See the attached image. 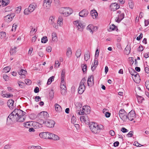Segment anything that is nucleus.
<instances>
[{
    "label": "nucleus",
    "instance_id": "f257e3e1",
    "mask_svg": "<svg viewBox=\"0 0 149 149\" xmlns=\"http://www.w3.org/2000/svg\"><path fill=\"white\" fill-rule=\"evenodd\" d=\"M26 112L17 109H16L10 114L7 119V122L13 121L19 122H23L26 119Z\"/></svg>",
    "mask_w": 149,
    "mask_h": 149
},
{
    "label": "nucleus",
    "instance_id": "f03ea898",
    "mask_svg": "<svg viewBox=\"0 0 149 149\" xmlns=\"http://www.w3.org/2000/svg\"><path fill=\"white\" fill-rule=\"evenodd\" d=\"M89 127L93 133L98 134L101 130L103 129L104 127L102 125H98L96 123L92 122L89 124Z\"/></svg>",
    "mask_w": 149,
    "mask_h": 149
},
{
    "label": "nucleus",
    "instance_id": "7ed1b4c3",
    "mask_svg": "<svg viewBox=\"0 0 149 149\" xmlns=\"http://www.w3.org/2000/svg\"><path fill=\"white\" fill-rule=\"evenodd\" d=\"M59 12L65 16H68L73 12L72 10L69 7L61 8L59 10Z\"/></svg>",
    "mask_w": 149,
    "mask_h": 149
},
{
    "label": "nucleus",
    "instance_id": "20e7f679",
    "mask_svg": "<svg viewBox=\"0 0 149 149\" xmlns=\"http://www.w3.org/2000/svg\"><path fill=\"white\" fill-rule=\"evenodd\" d=\"M24 127L27 128L31 127L32 126L36 127L35 128H38V127H41L42 125L41 124L37 122H27L24 123Z\"/></svg>",
    "mask_w": 149,
    "mask_h": 149
},
{
    "label": "nucleus",
    "instance_id": "39448f33",
    "mask_svg": "<svg viewBox=\"0 0 149 149\" xmlns=\"http://www.w3.org/2000/svg\"><path fill=\"white\" fill-rule=\"evenodd\" d=\"M56 23L57 21L54 16H50L48 20L49 24L50 25H52L53 27L56 29H58V27Z\"/></svg>",
    "mask_w": 149,
    "mask_h": 149
},
{
    "label": "nucleus",
    "instance_id": "423d86ee",
    "mask_svg": "<svg viewBox=\"0 0 149 149\" xmlns=\"http://www.w3.org/2000/svg\"><path fill=\"white\" fill-rule=\"evenodd\" d=\"M65 71L64 70H62L61 75V83L60 87L61 89H67L66 84L64 81Z\"/></svg>",
    "mask_w": 149,
    "mask_h": 149
},
{
    "label": "nucleus",
    "instance_id": "0eeeda50",
    "mask_svg": "<svg viewBox=\"0 0 149 149\" xmlns=\"http://www.w3.org/2000/svg\"><path fill=\"white\" fill-rule=\"evenodd\" d=\"M123 11L124 10L123 9L117 11V13L119 14L118 15V17L115 19L116 22L119 23L124 18V14L123 12Z\"/></svg>",
    "mask_w": 149,
    "mask_h": 149
},
{
    "label": "nucleus",
    "instance_id": "6e6552de",
    "mask_svg": "<svg viewBox=\"0 0 149 149\" xmlns=\"http://www.w3.org/2000/svg\"><path fill=\"white\" fill-rule=\"evenodd\" d=\"M118 114L120 118L123 121H126L127 120V113L124 109H120L119 112Z\"/></svg>",
    "mask_w": 149,
    "mask_h": 149
},
{
    "label": "nucleus",
    "instance_id": "1a4fd4ad",
    "mask_svg": "<svg viewBox=\"0 0 149 149\" xmlns=\"http://www.w3.org/2000/svg\"><path fill=\"white\" fill-rule=\"evenodd\" d=\"M52 135H53V134L49 132H42L39 134V136L40 137L46 139H51Z\"/></svg>",
    "mask_w": 149,
    "mask_h": 149
},
{
    "label": "nucleus",
    "instance_id": "9d476101",
    "mask_svg": "<svg viewBox=\"0 0 149 149\" xmlns=\"http://www.w3.org/2000/svg\"><path fill=\"white\" fill-rule=\"evenodd\" d=\"M43 122V123L45 124L46 125L49 127H54L55 123L54 121L52 120H48L44 122L42 120L41 121V123Z\"/></svg>",
    "mask_w": 149,
    "mask_h": 149
},
{
    "label": "nucleus",
    "instance_id": "9b49d317",
    "mask_svg": "<svg viewBox=\"0 0 149 149\" xmlns=\"http://www.w3.org/2000/svg\"><path fill=\"white\" fill-rule=\"evenodd\" d=\"M73 24L76 25L77 30L80 31H83L84 27L81 22L76 21L74 22Z\"/></svg>",
    "mask_w": 149,
    "mask_h": 149
},
{
    "label": "nucleus",
    "instance_id": "f8f14e48",
    "mask_svg": "<svg viewBox=\"0 0 149 149\" xmlns=\"http://www.w3.org/2000/svg\"><path fill=\"white\" fill-rule=\"evenodd\" d=\"M52 2V0H44L43 5V8L46 9H49Z\"/></svg>",
    "mask_w": 149,
    "mask_h": 149
},
{
    "label": "nucleus",
    "instance_id": "ddd939ff",
    "mask_svg": "<svg viewBox=\"0 0 149 149\" xmlns=\"http://www.w3.org/2000/svg\"><path fill=\"white\" fill-rule=\"evenodd\" d=\"M136 117L135 112L133 110L131 111L127 115V119H128L129 120H132Z\"/></svg>",
    "mask_w": 149,
    "mask_h": 149
},
{
    "label": "nucleus",
    "instance_id": "4468645a",
    "mask_svg": "<svg viewBox=\"0 0 149 149\" xmlns=\"http://www.w3.org/2000/svg\"><path fill=\"white\" fill-rule=\"evenodd\" d=\"M15 16L14 13H11L4 17V20L7 22H9L11 21Z\"/></svg>",
    "mask_w": 149,
    "mask_h": 149
},
{
    "label": "nucleus",
    "instance_id": "2eb2a0df",
    "mask_svg": "<svg viewBox=\"0 0 149 149\" xmlns=\"http://www.w3.org/2000/svg\"><path fill=\"white\" fill-rule=\"evenodd\" d=\"M88 13L89 12L87 10L84 9L81 11L79 12V16L83 17H85L87 16Z\"/></svg>",
    "mask_w": 149,
    "mask_h": 149
},
{
    "label": "nucleus",
    "instance_id": "dca6fc26",
    "mask_svg": "<svg viewBox=\"0 0 149 149\" xmlns=\"http://www.w3.org/2000/svg\"><path fill=\"white\" fill-rule=\"evenodd\" d=\"M86 29L92 34L94 31L97 30V28L96 26H94L92 24H89L87 26Z\"/></svg>",
    "mask_w": 149,
    "mask_h": 149
},
{
    "label": "nucleus",
    "instance_id": "f3484780",
    "mask_svg": "<svg viewBox=\"0 0 149 149\" xmlns=\"http://www.w3.org/2000/svg\"><path fill=\"white\" fill-rule=\"evenodd\" d=\"M120 8V6L116 3H113L111 4L110 6V8L111 11H115Z\"/></svg>",
    "mask_w": 149,
    "mask_h": 149
},
{
    "label": "nucleus",
    "instance_id": "a211bd4d",
    "mask_svg": "<svg viewBox=\"0 0 149 149\" xmlns=\"http://www.w3.org/2000/svg\"><path fill=\"white\" fill-rule=\"evenodd\" d=\"M80 119L82 122L85 123L86 124L89 123V119L87 115L81 116Z\"/></svg>",
    "mask_w": 149,
    "mask_h": 149
},
{
    "label": "nucleus",
    "instance_id": "6ab92c4d",
    "mask_svg": "<svg viewBox=\"0 0 149 149\" xmlns=\"http://www.w3.org/2000/svg\"><path fill=\"white\" fill-rule=\"evenodd\" d=\"M94 84L93 77L92 76L88 77L87 81V84L88 86H92Z\"/></svg>",
    "mask_w": 149,
    "mask_h": 149
},
{
    "label": "nucleus",
    "instance_id": "aec40b11",
    "mask_svg": "<svg viewBox=\"0 0 149 149\" xmlns=\"http://www.w3.org/2000/svg\"><path fill=\"white\" fill-rule=\"evenodd\" d=\"M48 115V114L47 112L42 111L40 113L39 116L42 120L45 119L47 117Z\"/></svg>",
    "mask_w": 149,
    "mask_h": 149
},
{
    "label": "nucleus",
    "instance_id": "412c9836",
    "mask_svg": "<svg viewBox=\"0 0 149 149\" xmlns=\"http://www.w3.org/2000/svg\"><path fill=\"white\" fill-rule=\"evenodd\" d=\"M36 6L37 5L36 3H33L29 5L28 8L30 12H32L36 8Z\"/></svg>",
    "mask_w": 149,
    "mask_h": 149
},
{
    "label": "nucleus",
    "instance_id": "4be33fe9",
    "mask_svg": "<svg viewBox=\"0 0 149 149\" xmlns=\"http://www.w3.org/2000/svg\"><path fill=\"white\" fill-rule=\"evenodd\" d=\"M85 86L80 84L78 88V92L80 94H82L85 90Z\"/></svg>",
    "mask_w": 149,
    "mask_h": 149
},
{
    "label": "nucleus",
    "instance_id": "5701e85b",
    "mask_svg": "<svg viewBox=\"0 0 149 149\" xmlns=\"http://www.w3.org/2000/svg\"><path fill=\"white\" fill-rule=\"evenodd\" d=\"M91 14L92 17L93 18L96 19L98 16V13L95 10H92L90 12Z\"/></svg>",
    "mask_w": 149,
    "mask_h": 149
},
{
    "label": "nucleus",
    "instance_id": "b1692460",
    "mask_svg": "<svg viewBox=\"0 0 149 149\" xmlns=\"http://www.w3.org/2000/svg\"><path fill=\"white\" fill-rule=\"evenodd\" d=\"M14 101L12 99H10L7 102V104L9 107L12 109L13 107Z\"/></svg>",
    "mask_w": 149,
    "mask_h": 149
},
{
    "label": "nucleus",
    "instance_id": "393cba45",
    "mask_svg": "<svg viewBox=\"0 0 149 149\" xmlns=\"http://www.w3.org/2000/svg\"><path fill=\"white\" fill-rule=\"evenodd\" d=\"M63 19L62 17H59L57 21V24L60 26H61L63 25Z\"/></svg>",
    "mask_w": 149,
    "mask_h": 149
},
{
    "label": "nucleus",
    "instance_id": "a878e982",
    "mask_svg": "<svg viewBox=\"0 0 149 149\" xmlns=\"http://www.w3.org/2000/svg\"><path fill=\"white\" fill-rule=\"evenodd\" d=\"M55 108L56 111L60 112L62 111V108L58 104H55Z\"/></svg>",
    "mask_w": 149,
    "mask_h": 149
},
{
    "label": "nucleus",
    "instance_id": "bb28decb",
    "mask_svg": "<svg viewBox=\"0 0 149 149\" xmlns=\"http://www.w3.org/2000/svg\"><path fill=\"white\" fill-rule=\"evenodd\" d=\"M66 54L67 57H69L71 56L72 54V52L71 48L68 47L67 49Z\"/></svg>",
    "mask_w": 149,
    "mask_h": 149
},
{
    "label": "nucleus",
    "instance_id": "cd10ccee",
    "mask_svg": "<svg viewBox=\"0 0 149 149\" xmlns=\"http://www.w3.org/2000/svg\"><path fill=\"white\" fill-rule=\"evenodd\" d=\"M84 60L86 61H87L88 59H90V53L88 51L86 52L84 54Z\"/></svg>",
    "mask_w": 149,
    "mask_h": 149
},
{
    "label": "nucleus",
    "instance_id": "c85d7f7f",
    "mask_svg": "<svg viewBox=\"0 0 149 149\" xmlns=\"http://www.w3.org/2000/svg\"><path fill=\"white\" fill-rule=\"evenodd\" d=\"M5 91H2V95L3 97H12L13 96V95L11 94H8L5 93Z\"/></svg>",
    "mask_w": 149,
    "mask_h": 149
},
{
    "label": "nucleus",
    "instance_id": "c756f323",
    "mask_svg": "<svg viewBox=\"0 0 149 149\" xmlns=\"http://www.w3.org/2000/svg\"><path fill=\"white\" fill-rule=\"evenodd\" d=\"M52 39L53 41H56L57 40L56 34L55 32H54L52 34Z\"/></svg>",
    "mask_w": 149,
    "mask_h": 149
},
{
    "label": "nucleus",
    "instance_id": "7c9ffc66",
    "mask_svg": "<svg viewBox=\"0 0 149 149\" xmlns=\"http://www.w3.org/2000/svg\"><path fill=\"white\" fill-rule=\"evenodd\" d=\"M51 139L54 140H58L59 139V137L57 135L54 134H53V135H52Z\"/></svg>",
    "mask_w": 149,
    "mask_h": 149
},
{
    "label": "nucleus",
    "instance_id": "2f4dec72",
    "mask_svg": "<svg viewBox=\"0 0 149 149\" xmlns=\"http://www.w3.org/2000/svg\"><path fill=\"white\" fill-rule=\"evenodd\" d=\"M137 98L139 103L140 104L144 100L143 98L140 96L138 95L137 97Z\"/></svg>",
    "mask_w": 149,
    "mask_h": 149
},
{
    "label": "nucleus",
    "instance_id": "473e14b6",
    "mask_svg": "<svg viewBox=\"0 0 149 149\" xmlns=\"http://www.w3.org/2000/svg\"><path fill=\"white\" fill-rule=\"evenodd\" d=\"M2 5L3 6H5L9 3V0H2Z\"/></svg>",
    "mask_w": 149,
    "mask_h": 149
},
{
    "label": "nucleus",
    "instance_id": "72a5a7b5",
    "mask_svg": "<svg viewBox=\"0 0 149 149\" xmlns=\"http://www.w3.org/2000/svg\"><path fill=\"white\" fill-rule=\"evenodd\" d=\"M16 48L15 47H14V48H11L10 51V54L11 55H13L16 52Z\"/></svg>",
    "mask_w": 149,
    "mask_h": 149
},
{
    "label": "nucleus",
    "instance_id": "f704fd0d",
    "mask_svg": "<svg viewBox=\"0 0 149 149\" xmlns=\"http://www.w3.org/2000/svg\"><path fill=\"white\" fill-rule=\"evenodd\" d=\"M18 72L19 75H21L24 74H26L27 72L23 69H21V70L18 71Z\"/></svg>",
    "mask_w": 149,
    "mask_h": 149
},
{
    "label": "nucleus",
    "instance_id": "c9c22d12",
    "mask_svg": "<svg viewBox=\"0 0 149 149\" xmlns=\"http://www.w3.org/2000/svg\"><path fill=\"white\" fill-rule=\"evenodd\" d=\"M10 68L9 66L6 67L3 69V71L5 73L8 72L10 71Z\"/></svg>",
    "mask_w": 149,
    "mask_h": 149
},
{
    "label": "nucleus",
    "instance_id": "e433bc0d",
    "mask_svg": "<svg viewBox=\"0 0 149 149\" xmlns=\"http://www.w3.org/2000/svg\"><path fill=\"white\" fill-rule=\"evenodd\" d=\"M81 50L80 49L77 50L76 53V56L77 58L81 56Z\"/></svg>",
    "mask_w": 149,
    "mask_h": 149
},
{
    "label": "nucleus",
    "instance_id": "4c0bfd02",
    "mask_svg": "<svg viewBox=\"0 0 149 149\" xmlns=\"http://www.w3.org/2000/svg\"><path fill=\"white\" fill-rule=\"evenodd\" d=\"M54 76H52L49 78L47 81V84L48 85L50 84L51 82L54 81Z\"/></svg>",
    "mask_w": 149,
    "mask_h": 149
},
{
    "label": "nucleus",
    "instance_id": "58836bf2",
    "mask_svg": "<svg viewBox=\"0 0 149 149\" xmlns=\"http://www.w3.org/2000/svg\"><path fill=\"white\" fill-rule=\"evenodd\" d=\"M131 49L130 47H129L128 46H127L125 49V52H126L125 53L127 54H128L130 52Z\"/></svg>",
    "mask_w": 149,
    "mask_h": 149
},
{
    "label": "nucleus",
    "instance_id": "ea45409f",
    "mask_svg": "<svg viewBox=\"0 0 149 149\" xmlns=\"http://www.w3.org/2000/svg\"><path fill=\"white\" fill-rule=\"evenodd\" d=\"M75 105L77 109L81 108L82 106V104L79 102H77L75 103Z\"/></svg>",
    "mask_w": 149,
    "mask_h": 149
},
{
    "label": "nucleus",
    "instance_id": "a19ab883",
    "mask_svg": "<svg viewBox=\"0 0 149 149\" xmlns=\"http://www.w3.org/2000/svg\"><path fill=\"white\" fill-rule=\"evenodd\" d=\"M6 33L5 32H0V38L3 39L6 36Z\"/></svg>",
    "mask_w": 149,
    "mask_h": 149
},
{
    "label": "nucleus",
    "instance_id": "79ce46f5",
    "mask_svg": "<svg viewBox=\"0 0 149 149\" xmlns=\"http://www.w3.org/2000/svg\"><path fill=\"white\" fill-rule=\"evenodd\" d=\"M17 83L19 87L21 88H23L25 85V84L24 82L20 81H18Z\"/></svg>",
    "mask_w": 149,
    "mask_h": 149
},
{
    "label": "nucleus",
    "instance_id": "37998d69",
    "mask_svg": "<svg viewBox=\"0 0 149 149\" xmlns=\"http://www.w3.org/2000/svg\"><path fill=\"white\" fill-rule=\"evenodd\" d=\"M41 147L40 146H32L29 147L30 149H41Z\"/></svg>",
    "mask_w": 149,
    "mask_h": 149
},
{
    "label": "nucleus",
    "instance_id": "c03bdc74",
    "mask_svg": "<svg viewBox=\"0 0 149 149\" xmlns=\"http://www.w3.org/2000/svg\"><path fill=\"white\" fill-rule=\"evenodd\" d=\"M47 38L46 36L42 37L41 39V42L42 43H45L47 41Z\"/></svg>",
    "mask_w": 149,
    "mask_h": 149
},
{
    "label": "nucleus",
    "instance_id": "a18cd8bd",
    "mask_svg": "<svg viewBox=\"0 0 149 149\" xmlns=\"http://www.w3.org/2000/svg\"><path fill=\"white\" fill-rule=\"evenodd\" d=\"M24 13L25 15H28L29 14L32 12H30V11L29 10V8L25 9L24 11Z\"/></svg>",
    "mask_w": 149,
    "mask_h": 149
},
{
    "label": "nucleus",
    "instance_id": "49530a36",
    "mask_svg": "<svg viewBox=\"0 0 149 149\" xmlns=\"http://www.w3.org/2000/svg\"><path fill=\"white\" fill-rule=\"evenodd\" d=\"M30 28L31 29V31L30 32V34H33L36 32V29L35 28H32V26H31L30 27Z\"/></svg>",
    "mask_w": 149,
    "mask_h": 149
},
{
    "label": "nucleus",
    "instance_id": "de8ad7c7",
    "mask_svg": "<svg viewBox=\"0 0 149 149\" xmlns=\"http://www.w3.org/2000/svg\"><path fill=\"white\" fill-rule=\"evenodd\" d=\"M76 121V119L74 116H73L71 118V123L73 124H74Z\"/></svg>",
    "mask_w": 149,
    "mask_h": 149
},
{
    "label": "nucleus",
    "instance_id": "09e8293b",
    "mask_svg": "<svg viewBox=\"0 0 149 149\" xmlns=\"http://www.w3.org/2000/svg\"><path fill=\"white\" fill-rule=\"evenodd\" d=\"M60 63H59V62L58 60L56 61L55 62L54 67L56 68H58L59 67Z\"/></svg>",
    "mask_w": 149,
    "mask_h": 149
},
{
    "label": "nucleus",
    "instance_id": "8fccbe9b",
    "mask_svg": "<svg viewBox=\"0 0 149 149\" xmlns=\"http://www.w3.org/2000/svg\"><path fill=\"white\" fill-rule=\"evenodd\" d=\"M132 78L134 81H135V80H136V78H137L138 79H139V74L133 75V76L132 77Z\"/></svg>",
    "mask_w": 149,
    "mask_h": 149
},
{
    "label": "nucleus",
    "instance_id": "3c124183",
    "mask_svg": "<svg viewBox=\"0 0 149 149\" xmlns=\"http://www.w3.org/2000/svg\"><path fill=\"white\" fill-rule=\"evenodd\" d=\"M25 83L28 85H30L31 84V81L29 79H26L25 80Z\"/></svg>",
    "mask_w": 149,
    "mask_h": 149
},
{
    "label": "nucleus",
    "instance_id": "603ef678",
    "mask_svg": "<svg viewBox=\"0 0 149 149\" xmlns=\"http://www.w3.org/2000/svg\"><path fill=\"white\" fill-rule=\"evenodd\" d=\"M49 94L50 99H52L54 96V93L52 90V91H50L49 92Z\"/></svg>",
    "mask_w": 149,
    "mask_h": 149
},
{
    "label": "nucleus",
    "instance_id": "864d4df0",
    "mask_svg": "<svg viewBox=\"0 0 149 149\" xmlns=\"http://www.w3.org/2000/svg\"><path fill=\"white\" fill-rule=\"evenodd\" d=\"M86 80L85 78H83L81 80L80 83V84L82 85L83 86H85L84 85V84L86 82Z\"/></svg>",
    "mask_w": 149,
    "mask_h": 149
},
{
    "label": "nucleus",
    "instance_id": "5fc2aeb1",
    "mask_svg": "<svg viewBox=\"0 0 149 149\" xmlns=\"http://www.w3.org/2000/svg\"><path fill=\"white\" fill-rule=\"evenodd\" d=\"M129 4L130 8L132 9L134 7V4L133 2L131 1H130L129 2Z\"/></svg>",
    "mask_w": 149,
    "mask_h": 149
},
{
    "label": "nucleus",
    "instance_id": "6e6d98bb",
    "mask_svg": "<svg viewBox=\"0 0 149 149\" xmlns=\"http://www.w3.org/2000/svg\"><path fill=\"white\" fill-rule=\"evenodd\" d=\"M83 66H82V69L84 73L86 70L87 66L86 65H83Z\"/></svg>",
    "mask_w": 149,
    "mask_h": 149
},
{
    "label": "nucleus",
    "instance_id": "4d7b16f0",
    "mask_svg": "<svg viewBox=\"0 0 149 149\" xmlns=\"http://www.w3.org/2000/svg\"><path fill=\"white\" fill-rule=\"evenodd\" d=\"M147 89L149 91V81H146L145 83Z\"/></svg>",
    "mask_w": 149,
    "mask_h": 149
},
{
    "label": "nucleus",
    "instance_id": "13d9d810",
    "mask_svg": "<svg viewBox=\"0 0 149 149\" xmlns=\"http://www.w3.org/2000/svg\"><path fill=\"white\" fill-rule=\"evenodd\" d=\"M66 90L67 89H61V93L62 95H65L66 94L67 91H66Z\"/></svg>",
    "mask_w": 149,
    "mask_h": 149
},
{
    "label": "nucleus",
    "instance_id": "bf43d9fd",
    "mask_svg": "<svg viewBox=\"0 0 149 149\" xmlns=\"http://www.w3.org/2000/svg\"><path fill=\"white\" fill-rule=\"evenodd\" d=\"M116 27V26H115L113 24H112V25H110V29L111 30V31H113L114 30V29H115V28Z\"/></svg>",
    "mask_w": 149,
    "mask_h": 149
},
{
    "label": "nucleus",
    "instance_id": "052dcab7",
    "mask_svg": "<svg viewBox=\"0 0 149 149\" xmlns=\"http://www.w3.org/2000/svg\"><path fill=\"white\" fill-rule=\"evenodd\" d=\"M35 101L36 102H38L39 101H40L41 98L40 97L38 96H36L35 97Z\"/></svg>",
    "mask_w": 149,
    "mask_h": 149
},
{
    "label": "nucleus",
    "instance_id": "680f3d73",
    "mask_svg": "<svg viewBox=\"0 0 149 149\" xmlns=\"http://www.w3.org/2000/svg\"><path fill=\"white\" fill-rule=\"evenodd\" d=\"M17 27V26L16 24H14L12 26V31H15Z\"/></svg>",
    "mask_w": 149,
    "mask_h": 149
},
{
    "label": "nucleus",
    "instance_id": "e2e57ef3",
    "mask_svg": "<svg viewBox=\"0 0 149 149\" xmlns=\"http://www.w3.org/2000/svg\"><path fill=\"white\" fill-rule=\"evenodd\" d=\"M134 145L136 146L137 147H140L142 146V145H141V144H140V143H139L137 142L136 141H135L134 142Z\"/></svg>",
    "mask_w": 149,
    "mask_h": 149
},
{
    "label": "nucleus",
    "instance_id": "0e129e2a",
    "mask_svg": "<svg viewBox=\"0 0 149 149\" xmlns=\"http://www.w3.org/2000/svg\"><path fill=\"white\" fill-rule=\"evenodd\" d=\"M121 131L123 133L127 132H128V130L124 127L122 128Z\"/></svg>",
    "mask_w": 149,
    "mask_h": 149
},
{
    "label": "nucleus",
    "instance_id": "69168bd1",
    "mask_svg": "<svg viewBox=\"0 0 149 149\" xmlns=\"http://www.w3.org/2000/svg\"><path fill=\"white\" fill-rule=\"evenodd\" d=\"M99 51L98 50V49H97L96 50L95 55V58H97L99 55Z\"/></svg>",
    "mask_w": 149,
    "mask_h": 149
},
{
    "label": "nucleus",
    "instance_id": "338daca9",
    "mask_svg": "<svg viewBox=\"0 0 149 149\" xmlns=\"http://www.w3.org/2000/svg\"><path fill=\"white\" fill-rule=\"evenodd\" d=\"M143 46L141 45L138 48V50L139 52H142L143 50Z\"/></svg>",
    "mask_w": 149,
    "mask_h": 149
},
{
    "label": "nucleus",
    "instance_id": "774afa93",
    "mask_svg": "<svg viewBox=\"0 0 149 149\" xmlns=\"http://www.w3.org/2000/svg\"><path fill=\"white\" fill-rule=\"evenodd\" d=\"M144 57L146 58H147L149 57V52L144 53Z\"/></svg>",
    "mask_w": 149,
    "mask_h": 149
}]
</instances>
